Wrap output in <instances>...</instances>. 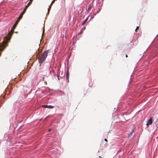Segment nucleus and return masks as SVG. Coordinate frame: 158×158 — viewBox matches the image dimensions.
Returning a JSON list of instances; mask_svg holds the SVG:
<instances>
[{
    "label": "nucleus",
    "instance_id": "1",
    "mask_svg": "<svg viewBox=\"0 0 158 158\" xmlns=\"http://www.w3.org/2000/svg\"><path fill=\"white\" fill-rule=\"evenodd\" d=\"M17 24L15 23L12 27V29L9 33V39H6V40H3L1 43H0V51H3L5 48L6 46L7 43L8 42L9 40H10L11 36L12 35L14 29L16 27Z\"/></svg>",
    "mask_w": 158,
    "mask_h": 158
},
{
    "label": "nucleus",
    "instance_id": "2",
    "mask_svg": "<svg viewBox=\"0 0 158 158\" xmlns=\"http://www.w3.org/2000/svg\"><path fill=\"white\" fill-rule=\"evenodd\" d=\"M49 50L44 51L41 55L38 57V59L40 64L43 63L45 60L47 56Z\"/></svg>",
    "mask_w": 158,
    "mask_h": 158
},
{
    "label": "nucleus",
    "instance_id": "3",
    "mask_svg": "<svg viewBox=\"0 0 158 158\" xmlns=\"http://www.w3.org/2000/svg\"><path fill=\"white\" fill-rule=\"evenodd\" d=\"M152 117H151L150 118L148 121L146 125L147 126H148L149 125H150L152 124Z\"/></svg>",
    "mask_w": 158,
    "mask_h": 158
},
{
    "label": "nucleus",
    "instance_id": "4",
    "mask_svg": "<svg viewBox=\"0 0 158 158\" xmlns=\"http://www.w3.org/2000/svg\"><path fill=\"white\" fill-rule=\"evenodd\" d=\"M42 107L44 108H48L49 109H52L54 108V106L51 105H43Z\"/></svg>",
    "mask_w": 158,
    "mask_h": 158
},
{
    "label": "nucleus",
    "instance_id": "5",
    "mask_svg": "<svg viewBox=\"0 0 158 158\" xmlns=\"http://www.w3.org/2000/svg\"><path fill=\"white\" fill-rule=\"evenodd\" d=\"M69 73L68 71V70L66 72V77L67 79V80L68 81V82H69Z\"/></svg>",
    "mask_w": 158,
    "mask_h": 158
},
{
    "label": "nucleus",
    "instance_id": "6",
    "mask_svg": "<svg viewBox=\"0 0 158 158\" xmlns=\"http://www.w3.org/2000/svg\"><path fill=\"white\" fill-rule=\"evenodd\" d=\"M53 3L52 2H51V4H50V6L49 7V8H48V14L49 13V11H50V9H51V6H52V4H53Z\"/></svg>",
    "mask_w": 158,
    "mask_h": 158
},
{
    "label": "nucleus",
    "instance_id": "7",
    "mask_svg": "<svg viewBox=\"0 0 158 158\" xmlns=\"http://www.w3.org/2000/svg\"><path fill=\"white\" fill-rule=\"evenodd\" d=\"M53 3L52 2H51V4H50V6L49 7V8H48V14L49 13V11H50V9H51V6H52V4H53Z\"/></svg>",
    "mask_w": 158,
    "mask_h": 158
},
{
    "label": "nucleus",
    "instance_id": "8",
    "mask_svg": "<svg viewBox=\"0 0 158 158\" xmlns=\"http://www.w3.org/2000/svg\"><path fill=\"white\" fill-rule=\"evenodd\" d=\"M23 15L21 14V15L19 16L18 19L20 20L23 17Z\"/></svg>",
    "mask_w": 158,
    "mask_h": 158
},
{
    "label": "nucleus",
    "instance_id": "9",
    "mask_svg": "<svg viewBox=\"0 0 158 158\" xmlns=\"http://www.w3.org/2000/svg\"><path fill=\"white\" fill-rule=\"evenodd\" d=\"M26 9H24V10H23V11L22 13L21 14L23 15V14H24V13H25V12L26 11Z\"/></svg>",
    "mask_w": 158,
    "mask_h": 158
},
{
    "label": "nucleus",
    "instance_id": "10",
    "mask_svg": "<svg viewBox=\"0 0 158 158\" xmlns=\"http://www.w3.org/2000/svg\"><path fill=\"white\" fill-rule=\"evenodd\" d=\"M20 20H19V19H18L17 21L15 23L16 24H18V23H19V21Z\"/></svg>",
    "mask_w": 158,
    "mask_h": 158
},
{
    "label": "nucleus",
    "instance_id": "11",
    "mask_svg": "<svg viewBox=\"0 0 158 158\" xmlns=\"http://www.w3.org/2000/svg\"><path fill=\"white\" fill-rule=\"evenodd\" d=\"M139 28V26H137V27H136V29H135V31H137V30Z\"/></svg>",
    "mask_w": 158,
    "mask_h": 158
},
{
    "label": "nucleus",
    "instance_id": "12",
    "mask_svg": "<svg viewBox=\"0 0 158 158\" xmlns=\"http://www.w3.org/2000/svg\"><path fill=\"white\" fill-rule=\"evenodd\" d=\"M30 5H31V4H30V3H28L27 4V6H29Z\"/></svg>",
    "mask_w": 158,
    "mask_h": 158
},
{
    "label": "nucleus",
    "instance_id": "13",
    "mask_svg": "<svg viewBox=\"0 0 158 158\" xmlns=\"http://www.w3.org/2000/svg\"><path fill=\"white\" fill-rule=\"evenodd\" d=\"M88 18H86L85 20L84 21H85V22L87 21L88 19Z\"/></svg>",
    "mask_w": 158,
    "mask_h": 158
},
{
    "label": "nucleus",
    "instance_id": "14",
    "mask_svg": "<svg viewBox=\"0 0 158 158\" xmlns=\"http://www.w3.org/2000/svg\"><path fill=\"white\" fill-rule=\"evenodd\" d=\"M28 6H27H27H26L25 7V8L24 9H25L26 10V9H27V8H28Z\"/></svg>",
    "mask_w": 158,
    "mask_h": 158
},
{
    "label": "nucleus",
    "instance_id": "15",
    "mask_svg": "<svg viewBox=\"0 0 158 158\" xmlns=\"http://www.w3.org/2000/svg\"><path fill=\"white\" fill-rule=\"evenodd\" d=\"M85 23L86 22L85 21L83 22L82 23V25H84Z\"/></svg>",
    "mask_w": 158,
    "mask_h": 158
},
{
    "label": "nucleus",
    "instance_id": "16",
    "mask_svg": "<svg viewBox=\"0 0 158 158\" xmlns=\"http://www.w3.org/2000/svg\"><path fill=\"white\" fill-rule=\"evenodd\" d=\"M32 1V0H30V2H28V3H30V4H31V2Z\"/></svg>",
    "mask_w": 158,
    "mask_h": 158
},
{
    "label": "nucleus",
    "instance_id": "17",
    "mask_svg": "<svg viewBox=\"0 0 158 158\" xmlns=\"http://www.w3.org/2000/svg\"><path fill=\"white\" fill-rule=\"evenodd\" d=\"M104 140H105V141L106 142H107V140L106 139H104Z\"/></svg>",
    "mask_w": 158,
    "mask_h": 158
},
{
    "label": "nucleus",
    "instance_id": "18",
    "mask_svg": "<svg viewBox=\"0 0 158 158\" xmlns=\"http://www.w3.org/2000/svg\"><path fill=\"white\" fill-rule=\"evenodd\" d=\"M126 57H128V55H127V54H126Z\"/></svg>",
    "mask_w": 158,
    "mask_h": 158
},
{
    "label": "nucleus",
    "instance_id": "19",
    "mask_svg": "<svg viewBox=\"0 0 158 158\" xmlns=\"http://www.w3.org/2000/svg\"><path fill=\"white\" fill-rule=\"evenodd\" d=\"M99 158H102V157L101 156H99Z\"/></svg>",
    "mask_w": 158,
    "mask_h": 158
},
{
    "label": "nucleus",
    "instance_id": "20",
    "mask_svg": "<svg viewBox=\"0 0 158 158\" xmlns=\"http://www.w3.org/2000/svg\"><path fill=\"white\" fill-rule=\"evenodd\" d=\"M51 130V129H49L48 130V131H50Z\"/></svg>",
    "mask_w": 158,
    "mask_h": 158
},
{
    "label": "nucleus",
    "instance_id": "21",
    "mask_svg": "<svg viewBox=\"0 0 158 158\" xmlns=\"http://www.w3.org/2000/svg\"><path fill=\"white\" fill-rule=\"evenodd\" d=\"M89 72L90 73V69H89Z\"/></svg>",
    "mask_w": 158,
    "mask_h": 158
}]
</instances>
